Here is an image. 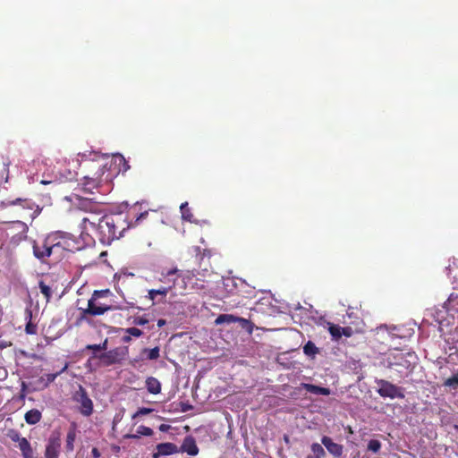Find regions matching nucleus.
Here are the masks:
<instances>
[{
	"label": "nucleus",
	"mask_w": 458,
	"mask_h": 458,
	"mask_svg": "<svg viewBox=\"0 0 458 458\" xmlns=\"http://www.w3.org/2000/svg\"><path fill=\"white\" fill-rule=\"evenodd\" d=\"M407 356L411 357L410 352L389 353L382 361V364L388 368L395 369L402 377L404 372L411 370V362L407 360Z\"/></svg>",
	"instance_id": "nucleus-5"
},
{
	"label": "nucleus",
	"mask_w": 458,
	"mask_h": 458,
	"mask_svg": "<svg viewBox=\"0 0 458 458\" xmlns=\"http://www.w3.org/2000/svg\"><path fill=\"white\" fill-rule=\"evenodd\" d=\"M48 238L53 239L52 256L55 262L63 259L67 252L80 250L81 246L77 240L70 233L57 231L47 234Z\"/></svg>",
	"instance_id": "nucleus-3"
},
{
	"label": "nucleus",
	"mask_w": 458,
	"mask_h": 458,
	"mask_svg": "<svg viewBox=\"0 0 458 458\" xmlns=\"http://www.w3.org/2000/svg\"><path fill=\"white\" fill-rule=\"evenodd\" d=\"M447 312L458 313V294L451 293L444 304Z\"/></svg>",
	"instance_id": "nucleus-20"
},
{
	"label": "nucleus",
	"mask_w": 458,
	"mask_h": 458,
	"mask_svg": "<svg viewBox=\"0 0 458 458\" xmlns=\"http://www.w3.org/2000/svg\"><path fill=\"white\" fill-rule=\"evenodd\" d=\"M180 210L182 213V217L183 220L188 222H192L193 220V214L191 213L188 202L182 203L180 206Z\"/></svg>",
	"instance_id": "nucleus-30"
},
{
	"label": "nucleus",
	"mask_w": 458,
	"mask_h": 458,
	"mask_svg": "<svg viewBox=\"0 0 458 458\" xmlns=\"http://www.w3.org/2000/svg\"><path fill=\"white\" fill-rule=\"evenodd\" d=\"M140 436L138 433H136V434H126L124 436V438L138 439V438H140Z\"/></svg>",
	"instance_id": "nucleus-47"
},
{
	"label": "nucleus",
	"mask_w": 458,
	"mask_h": 458,
	"mask_svg": "<svg viewBox=\"0 0 458 458\" xmlns=\"http://www.w3.org/2000/svg\"><path fill=\"white\" fill-rule=\"evenodd\" d=\"M105 161V158L98 157L92 161L85 160L80 165L83 170L88 171V173L83 176V186L86 191H90L91 190L98 188L103 181L109 180L108 176L104 179L107 165Z\"/></svg>",
	"instance_id": "nucleus-2"
},
{
	"label": "nucleus",
	"mask_w": 458,
	"mask_h": 458,
	"mask_svg": "<svg viewBox=\"0 0 458 458\" xmlns=\"http://www.w3.org/2000/svg\"><path fill=\"white\" fill-rule=\"evenodd\" d=\"M147 215H148V213H141V214L140 215V216L137 218V221H138V220H140L141 217H143V216H147Z\"/></svg>",
	"instance_id": "nucleus-53"
},
{
	"label": "nucleus",
	"mask_w": 458,
	"mask_h": 458,
	"mask_svg": "<svg viewBox=\"0 0 458 458\" xmlns=\"http://www.w3.org/2000/svg\"><path fill=\"white\" fill-rule=\"evenodd\" d=\"M180 450L183 453H187L191 456L197 455L199 451L196 444V440L192 436H187L184 437Z\"/></svg>",
	"instance_id": "nucleus-16"
},
{
	"label": "nucleus",
	"mask_w": 458,
	"mask_h": 458,
	"mask_svg": "<svg viewBox=\"0 0 458 458\" xmlns=\"http://www.w3.org/2000/svg\"><path fill=\"white\" fill-rule=\"evenodd\" d=\"M168 428H169V426L165 425V424H162L159 427L160 431H166Z\"/></svg>",
	"instance_id": "nucleus-50"
},
{
	"label": "nucleus",
	"mask_w": 458,
	"mask_h": 458,
	"mask_svg": "<svg viewBox=\"0 0 458 458\" xmlns=\"http://www.w3.org/2000/svg\"><path fill=\"white\" fill-rule=\"evenodd\" d=\"M118 352L117 350H112L107 352L103 353L100 358L105 360L106 365H111L116 363L119 359L117 357Z\"/></svg>",
	"instance_id": "nucleus-25"
},
{
	"label": "nucleus",
	"mask_w": 458,
	"mask_h": 458,
	"mask_svg": "<svg viewBox=\"0 0 458 458\" xmlns=\"http://www.w3.org/2000/svg\"><path fill=\"white\" fill-rule=\"evenodd\" d=\"M2 163L4 166L2 177L5 174L4 181L7 182L9 178V165H11L10 158L8 157H2Z\"/></svg>",
	"instance_id": "nucleus-37"
},
{
	"label": "nucleus",
	"mask_w": 458,
	"mask_h": 458,
	"mask_svg": "<svg viewBox=\"0 0 458 458\" xmlns=\"http://www.w3.org/2000/svg\"><path fill=\"white\" fill-rule=\"evenodd\" d=\"M53 241L54 240L48 238L47 235L45 237L42 242L34 241L32 246L34 256L39 260H44L47 258L53 257L51 249L53 248V245H55V243H52Z\"/></svg>",
	"instance_id": "nucleus-10"
},
{
	"label": "nucleus",
	"mask_w": 458,
	"mask_h": 458,
	"mask_svg": "<svg viewBox=\"0 0 458 458\" xmlns=\"http://www.w3.org/2000/svg\"><path fill=\"white\" fill-rule=\"evenodd\" d=\"M191 408V405H185V406H183V407L182 408V411H188V410H190Z\"/></svg>",
	"instance_id": "nucleus-52"
},
{
	"label": "nucleus",
	"mask_w": 458,
	"mask_h": 458,
	"mask_svg": "<svg viewBox=\"0 0 458 458\" xmlns=\"http://www.w3.org/2000/svg\"><path fill=\"white\" fill-rule=\"evenodd\" d=\"M25 318L29 321L26 324L25 331L28 335H36L37 334V325L32 323V311L29 309L25 310Z\"/></svg>",
	"instance_id": "nucleus-24"
},
{
	"label": "nucleus",
	"mask_w": 458,
	"mask_h": 458,
	"mask_svg": "<svg viewBox=\"0 0 458 458\" xmlns=\"http://www.w3.org/2000/svg\"><path fill=\"white\" fill-rule=\"evenodd\" d=\"M328 325H329L328 331L332 336V339L335 341H338L342 337V333H341L342 327H340L339 325L333 324V323H328Z\"/></svg>",
	"instance_id": "nucleus-31"
},
{
	"label": "nucleus",
	"mask_w": 458,
	"mask_h": 458,
	"mask_svg": "<svg viewBox=\"0 0 458 458\" xmlns=\"http://www.w3.org/2000/svg\"><path fill=\"white\" fill-rule=\"evenodd\" d=\"M38 287L41 293L45 296L47 302H48L52 296V289L47 285L44 281H39Z\"/></svg>",
	"instance_id": "nucleus-34"
},
{
	"label": "nucleus",
	"mask_w": 458,
	"mask_h": 458,
	"mask_svg": "<svg viewBox=\"0 0 458 458\" xmlns=\"http://www.w3.org/2000/svg\"><path fill=\"white\" fill-rule=\"evenodd\" d=\"M10 438L13 442H17L19 445L21 442V440H23L24 437H21V435L18 432H13V434L10 435Z\"/></svg>",
	"instance_id": "nucleus-45"
},
{
	"label": "nucleus",
	"mask_w": 458,
	"mask_h": 458,
	"mask_svg": "<svg viewBox=\"0 0 458 458\" xmlns=\"http://www.w3.org/2000/svg\"><path fill=\"white\" fill-rule=\"evenodd\" d=\"M377 384L378 386L377 393L381 397H389L391 399L404 398L401 389L389 381L380 379L377 381Z\"/></svg>",
	"instance_id": "nucleus-11"
},
{
	"label": "nucleus",
	"mask_w": 458,
	"mask_h": 458,
	"mask_svg": "<svg viewBox=\"0 0 458 458\" xmlns=\"http://www.w3.org/2000/svg\"><path fill=\"white\" fill-rule=\"evenodd\" d=\"M303 352L307 356L314 357L319 352V350L313 342L308 341L303 346Z\"/></svg>",
	"instance_id": "nucleus-29"
},
{
	"label": "nucleus",
	"mask_w": 458,
	"mask_h": 458,
	"mask_svg": "<svg viewBox=\"0 0 458 458\" xmlns=\"http://www.w3.org/2000/svg\"><path fill=\"white\" fill-rule=\"evenodd\" d=\"M1 207H17L20 216L23 218H30L33 220L41 212L42 208H39L31 199L28 198H16L14 199H6L1 201Z\"/></svg>",
	"instance_id": "nucleus-4"
},
{
	"label": "nucleus",
	"mask_w": 458,
	"mask_h": 458,
	"mask_svg": "<svg viewBox=\"0 0 458 458\" xmlns=\"http://www.w3.org/2000/svg\"><path fill=\"white\" fill-rule=\"evenodd\" d=\"M91 455L93 456V458H99L101 454L97 447H93L91 450Z\"/></svg>",
	"instance_id": "nucleus-46"
},
{
	"label": "nucleus",
	"mask_w": 458,
	"mask_h": 458,
	"mask_svg": "<svg viewBox=\"0 0 458 458\" xmlns=\"http://www.w3.org/2000/svg\"><path fill=\"white\" fill-rule=\"evenodd\" d=\"M59 445L55 442H50L46 447V458H58Z\"/></svg>",
	"instance_id": "nucleus-26"
},
{
	"label": "nucleus",
	"mask_w": 458,
	"mask_h": 458,
	"mask_svg": "<svg viewBox=\"0 0 458 458\" xmlns=\"http://www.w3.org/2000/svg\"><path fill=\"white\" fill-rule=\"evenodd\" d=\"M178 270L176 268H173L168 270L166 273H162L163 278L160 279V281L165 283H170L171 284L168 287H160L159 289H151L148 293V297L149 300L154 301L157 295H163L166 296L168 292L172 289V287L175 284L176 280V274Z\"/></svg>",
	"instance_id": "nucleus-8"
},
{
	"label": "nucleus",
	"mask_w": 458,
	"mask_h": 458,
	"mask_svg": "<svg viewBox=\"0 0 458 458\" xmlns=\"http://www.w3.org/2000/svg\"><path fill=\"white\" fill-rule=\"evenodd\" d=\"M312 454H309L306 458H324L326 456V451L323 446L318 443H313L310 445Z\"/></svg>",
	"instance_id": "nucleus-23"
},
{
	"label": "nucleus",
	"mask_w": 458,
	"mask_h": 458,
	"mask_svg": "<svg viewBox=\"0 0 458 458\" xmlns=\"http://www.w3.org/2000/svg\"><path fill=\"white\" fill-rule=\"evenodd\" d=\"M152 411V409L150 408H145V407H142V408H140L133 415H132V419H135L136 417L138 416H140V415H147V414H149L150 412Z\"/></svg>",
	"instance_id": "nucleus-41"
},
{
	"label": "nucleus",
	"mask_w": 458,
	"mask_h": 458,
	"mask_svg": "<svg viewBox=\"0 0 458 458\" xmlns=\"http://www.w3.org/2000/svg\"><path fill=\"white\" fill-rule=\"evenodd\" d=\"M146 387L152 394H157L161 392V384L158 379L154 377H148L146 379Z\"/></svg>",
	"instance_id": "nucleus-17"
},
{
	"label": "nucleus",
	"mask_w": 458,
	"mask_h": 458,
	"mask_svg": "<svg viewBox=\"0 0 458 458\" xmlns=\"http://www.w3.org/2000/svg\"><path fill=\"white\" fill-rule=\"evenodd\" d=\"M321 444L334 457L339 458L342 456L344 453V446L340 444L335 443L331 437L327 436L322 437Z\"/></svg>",
	"instance_id": "nucleus-13"
},
{
	"label": "nucleus",
	"mask_w": 458,
	"mask_h": 458,
	"mask_svg": "<svg viewBox=\"0 0 458 458\" xmlns=\"http://www.w3.org/2000/svg\"><path fill=\"white\" fill-rule=\"evenodd\" d=\"M125 220L120 216H102L98 219L97 233L98 240L104 245H109L114 240L123 236L125 230Z\"/></svg>",
	"instance_id": "nucleus-1"
},
{
	"label": "nucleus",
	"mask_w": 458,
	"mask_h": 458,
	"mask_svg": "<svg viewBox=\"0 0 458 458\" xmlns=\"http://www.w3.org/2000/svg\"><path fill=\"white\" fill-rule=\"evenodd\" d=\"M53 182H54L53 180H40V183L44 184V185L52 183Z\"/></svg>",
	"instance_id": "nucleus-51"
},
{
	"label": "nucleus",
	"mask_w": 458,
	"mask_h": 458,
	"mask_svg": "<svg viewBox=\"0 0 458 458\" xmlns=\"http://www.w3.org/2000/svg\"><path fill=\"white\" fill-rule=\"evenodd\" d=\"M86 349L93 350V351L106 350V341H105L102 344H89L86 346Z\"/></svg>",
	"instance_id": "nucleus-40"
},
{
	"label": "nucleus",
	"mask_w": 458,
	"mask_h": 458,
	"mask_svg": "<svg viewBox=\"0 0 458 458\" xmlns=\"http://www.w3.org/2000/svg\"><path fill=\"white\" fill-rule=\"evenodd\" d=\"M108 293L109 290L94 291L84 313L90 316H100L108 310H112L113 307L111 305L98 301L99 298L106 297Z\"/></svg>",
	"instance_id": "nucleus-6"
},
{
	"label": "nucleus",
	"mask_w": 458,
	"mask_h": 458,
	"mask_svg": "<svg viewBox=\"0 0 458 458\" xmlns=\"http://www.w3.org/2000/svg\"><path fill=\"white\" fill-rule=\"evenodd\" d=\"M381 443L377 439H371L368 443V451L377 454L381 449Z\"/></svg>",
	"instance_id": "nucleus-36"
},
{
	"label": "nucleus",
	"mask_w": 458,
	"mask_h": 458,
	"mask_svg": "<svg viewBox=\"0 0 458 458\" xmlns=\"http://www.w3.org/2000/svg\"><path fill=\"white\" fill-rule=\"evenodd\" d=\"M68 369V363H65L64 366L57 372L55 373H47V374H45L43 375L41 377H40V381L41 382H45L44 386L46 387H47L51 383H53L55 378L61 375L62 373H64L66 369Z\"/></svg>",
	"instance_id": "nucleus-19"
},
{
	"label": "nucleus",
	"mask_w": 458,
	"mask_h": 458,
	"mask_svg": "<svg viewBox=\"0 0 458 458\" xmlns=\"http://www.w3.org/2000/svg\"><path fill=\"white\" fill-rule=\"evenodd\" d=\"M342 336L344 335L346 337H351L353 335V330L351 327H342L341 329Z\"/></svg>",
	"instance_id": "nucleus-44"
},
{
	"label": "nucleus",
	"mask_w": 458,
	"mask_h": 458,
	"mask_svg": "<svg viewBox=\"0 0 458 458\" xmlns=\"http://www.w3.org/2000/svg\"><path fill=\"white\" fill-rule=\"evenodd\" d=\"M237 319H238V317L234 316L233 314H221L216 318L215 324L216 325H221L224 323L231 324V323L237 322Z\"/></svg>",
	"instance_id": "nucleus-27"
},
{
	"label": "nucleus",
	"mask_w": 458,
	"mask_h": 458,
	"mask_svg": "<svg viewBox=\"0 0 458 458\" xmlns=\"http://www.w3.org/2000/svg\"><path fill=\"white\" fill-rule=\"evenodd\" d=\"M8 229L13 233L10 238V244L13 246H18L22 241L26 240L29 230L26 223L20 220L8 222Z\"/></svg>",
	"instance_id": "nucleus-7"
},
{
	"label": "nucleus",
	"mask_w": 458,
	"mask_h": 458,
	"mask_svg": "<svg viewBox=\"0 0 458 458\" xmlns=\"http://www.w3.org/2000/svg\"><path fill=\"white\" fill-rule=\"evenodd\" d=\"M121 160H123V162H125L124 158L123 156H121Z\"/></svg>",
	"instance_id": "nucleus-54"
},
{
	"label": "nucleus",
	"mask_w": 458,
	"mask_h": 458,
	"mask_svg": "<svg viewBox=\"0 0 458 458\" xmlns=\"http://www.w3.org/2000/svg\"><path fill=\"white\" fill-rule=\"evenodd\" d=\"M444 386L452 387L454 389L458 388V372L446 378L444 382Z\"/></svg>",
	"instance_id": "nucleus-35"
},
{
	"label": "nucleus",
	"mask_w": 458,
	"mask_h": 458,
	"mask_svg": "<svg viewBox=\"0 0 458 458\" xmlns=\"http://www.w3.org/2000/svg\"><path fill=\"white\" fill-rule=\"evenodd\" d=\"M165 324H166V321H165V319L160 318V319H158V320H157V327H164Z\"/></svg>",
	"instance_id": "nucleus-49"
},
{
	"label": "nucleus",
	"mask_w": 458,
	"mask_h": 458,
	"mask_svg": "<svg viewBox=\"0 0 458 458\" xmlns=\"http://www.w3.org/2000/svg\"><path fill=\"white\" fill-rule=\"evenodd\" d=\"M195 258L199 264V267L204 271H208L210 268L209 259L212 256V252L208 249H201L197 246L194 247Z\"/></svg>",
	"instance_id": "nucleus-12"
},
{
	"label": "nucleus",
	"mask_w": 458,
	"mask_h": 458,
	"mask_svg": "<svg viewBox=\"0 0 458 458\" xmlns=\"http://www.w3.org/2000/svg\"><path fill=\"white\" fill-rule=\"evenodd\" d=\"M76 438L75 428H70L66 436V449L67 451H72L74 448L73 443Z\"/></svg>",
	"instance_id": "nucleus-32"
},
{
	"label": "nucleus",
	"mask_w": 458,
	"mask_h": 458,
	"mask_svg": "<svg viewBox=\"0 0 458 458\" xmlns=\"http://www.w3.org/2000/svg\"><path fill=\"white\" fill-rule=\"evenodd\" d=\"M23 458H34V451L27 438H23L18 445Z\"/></svg>",
	"instance_id": "nucleus-21"
},
{
	"label": "nucleus",
	"mask_w": 458,
	"mask_h": 458,
	"mask_svg": "<svg viewBox=\"0 0 458 458\" xmlns=\"http://www.w3.org/2000/svg\"><path fill=\"white\" fill-rule=\"evenodd\" d=\"M41 418H42V414H41L40 411H38L37 409H31V410L28 411L24 415L25 421L29 425L37 424L38 422L40 421Z\"/></svg>",
	"instance_id": "nucleus-18"
},
{
	"label": "nucleus",
	"mask_w": 458,
	"mask_h": 458,
	"mask_svg": "<svg viewBox=\"0 0 458 458\" xmlns=\"http://www.w3.org/2000/svg\"><path fill=\"white\" fill-rule=\"evenodd\" d=\"M131 340V336L129 334H127L126 335H123L122 337L123 343H125V344L130 343Z\"/></svg>",
	"instance_id": "nucleus-48"
},
{
	"label": "nucleus",
	"mask_w": 458,
	"mask_h": 458,
	"mask_svg": "<svg viewBox=\"0 0 458 458\" xmlns=\"http://www.w3.org/2000/svg\"><path fill=\"white\" fill-rule=\"evenodd\" d=\"M237 322L241 325L242 329H245L249 334H252L254 330V324L249 319L238 317Z\"/></svg>",
	"instance_id": "nucleus-33"
},
{
	"label": "nucleus",
	"mask_w": 458,
	"mask_h": 458,
	"mask_svg": "<svg viewBox=\"0 0 458 458\" xmlns=\"http://www.w3.org/2000/svg\"><path fill=\"white\" fill-rule=\"evenodd\" d=\"M141 353L146 355V359L155 360H157L160 356V349L158 346H156L152 349L144 348L142 349Z\"/></svg>",
	"instance_id": "nucleus-28"
},
{
	"label": "nucleus",
	"mask_w": 458,
	"mask_h": 458,
	"mask_svg": "<svg viewBox=\"0 0 458 458\" xmlns=\"http://www.w3.org/2000/svg\"><path fill=\"white\" fill-rule=\"evenodd\" d=\"M73 400L80 404V412L84 416H90L93 413V402L89 397L88 393L84 387L79 386V389L73 394Z\"/></svg>",
	"instance_id": "nucleus-9"
},
{
	"label": "nucleus",
	"mask_w": 458,
	"mask_h": 458,
	"mask_svg": "<svg viewBox=\"0 0 458 458\" xmlns=\"http://www.w3.org/2000/svg\"><path fill=\"white\" fill-rule=\"evenodd\" d=\"M137 433L140 436L150 437V436L153 435V430H152V428H148L147 426L140 425L137 428Z\"/></svg>",
	"instance_id": "nucleus-38"
},
{
	"label": "nucleus",
	"mask_w": 458,
	"mask_h": 458,
	"mask_svg": "<svg viewBox=\"0 0 458 458\" xmlns=\"http://www.w3.org/2000/svg\"><path fill=\"white\" fill-rule=\"evenodd\" d=\"M179 452L177 445L174 443L166 442L157 445V453L153 454V458H158L162 455H170Z\"/></svg>",
	"instance_id": "nucleus-15"
},
{
	"label": "nucleus",
	"mask_w": 458,
	"mask_h": 458,
	"mask_svg": "<svg viewBox=\"0 0 458 458\" xmlns=\"http://www.w3.org/2000/svg\"><path fill=\"white\" fill-rule=\"evenodd\" d=\"M124 332L126 334H129L131 336H134V337H140L143 335V332L137 327L126 328V329H124Z\"/></svg>",
	"instance_id": "nucleus-39"
},
{
	"label": "nucleus",
	"mask_w": 458,
	"mask_h": 458,
	"mask_svg": "<svg viewBox=\"0 0 458 458\" xmlns=\"http://www.w3.org/2000/svg\"><path fill=\"white\" fill-rule=\"evenodd\" d=\"M304 388L314 394L329 395L331 391L327 387H322L312 384H305Z\"/></svg>",
	"instance_id": "nucleus-22"
},
{
	"label": "nucleus",
	"mask_w": 458,
	"mask_h": 458,
	"mask_svg": "<svg viewBox=\"0 0 458 458\" xmlns=\"http://www.w3.org/2000/svg\"><path fill=\"white\" fill-rule=\"evenodd\" d=\"M148 323V319L145 317H137L133 319V324L137 326H144Z\"/></svg>",
	"instance_id": "nucleus-42"
},
{
	"label": "nucleus",
	"mask_w": 458,
	"mask_h": 458,
	"mask_svg": "<svg viewBox=\"0 0 458 458\" xmlns=\"http://www.w3.org/2000/svg\"><path fill=\"white\" fill-rule=\"evenodd\" d=\"M77 173L69 171L66 175L61 174V179H64V181H72L76 178Z\"/></svg>",
	"instance_id": "nucleus-43"
},
{
	"label": "nucleus",
	"mask_w": 458,
	"mask_h": 458,
	"mask_svg": "<svg viewBox=\"0 0 458 458\" xmlns=\"http://www.w3.org/2000/svg\"><path fill=\"white\" fill-rule=\"evenodd\" d=\"M98 215L99 214H98V213H90L88 216H84L81 219V226L82 229L81 233V237H83L84 234L89 236V233H84V231L89 229V227L97 231L98 219L100 218V217H98Z\"/></svg>",
	"instance_id": "nucleus-14"
}]
</instances>
